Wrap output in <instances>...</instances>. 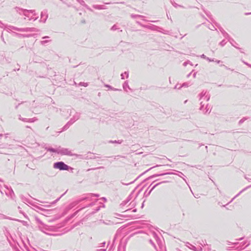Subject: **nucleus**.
<instances>
[{"mask_svg":"<svg viewBox=\"0 0 251 251\" xmlns=\"http://www.w3.org/2000/svg\"><path fill=\"white\" fill-rule=\"evenodd\" d=\"M200 102V110L204 114L209 113L211 111L210 107L208 103L210 96L209 92L206 90H203L198 96Z\"/></svg>","mask_w":251,"mask_h":251,"instance_id":"f257e3e1","label":"nucleus"},{"mask_svg":"<svg viewBox=\"0 0 251 251\" xmlns=\"http://www.w3.org/2000/svg\"><path fill=\"white\" fill-rule=\"evenodd\" d=\"M35 220L39 224L38 228L41 231L50 235L56 236L57 235L53 233L55 231L56 227L44 224L38 218L36 217Z\"/></svg>","mask_w":251,"mask_h":251,"instance_id":"f03ea898","label":"nucleus"},{"mask_svg":"<svg viewBox=\"0 0 251 251\" xmlns=\"http://www.w3.org/2000/svg\"><path fill=\"white\" fill-rule=\"evenodd\" d=\"M25 19L27 18L29 21H35L38 18L37 14L34 10H27L25 13H24Z\"/></svg>","mask_w":251,"mask_h":251,"instance_id":"7ed1b4c3","label":"nucleus"},{"mask_svg":"<svg viewBox=\"0 0 251 251\" xmlns=\"http://www.w3.org/2000/svg\"><path fill=\"white\" fill-rule=\"evenodd\" d=\"M80 116V114L79 113L76 112L70 120L63 126L62 131L67 129L71 125L79 119Z\"/></svg>","mask_w":251,"mask_h":251,"instance_id":"20e7f679","label":"nucleus"},{"mask_svg":"<svg viewBox=\"0 0 251 251\" xmlns=\"http://www.w3.org/2000/svg\"><path fill=\"white\" fill-rule=\"evenodd\" d=\"M58 154H60L61 155L68 156H73L74 155L72 151L70 150L69 149L63 148H61V147H58Z\"/></svg>","mask_w":251,"mask_h":251,"instance_id":"39448f33","label":"nucleus"},{"mask_svg":"<svg viewBox=\"0 0 251 251\" xmlns=\"http://www.w3.org/2000/svg\"><path fill=\"white\" fill-rule=\"evenodd\" d=\"M53 168L60 170H68L69 167L63 162H57L53 164Z\"/></svg>","mask_w":251,"mask_h":251,"instance_id":"423d86ee","label":"nucleus"},{"mask_svg":"<svg viewBox=\"0 0 251 251\" xmlns=\"http://www.w3.org/2000/svg\"><path fill=\"white\" fill-rule=\"evenodd\" d=\"M10 28L12 29L13 31L16 30L21 32H34L36 31V29L33 27L18 28L11 25Z\"/></svg>","mask_w":251,"mask_h":251,"instance_id":"0eeeda50","label":"nucleus"},{"mask_svg":"<svg viewBox=\"0 0 251 251\" xmlns=\"http://www.w3.org/2000/svg\"><path fill=\"white\" fill-rule=\"evenodd\" d=\"M48 18V14L47 11L46 10H44L43 11H42L41 13V18H40V22L45 23L46 22Z\"/></svg>","mask_w":251,"mask_h":251,"instance_id":"6e6552de","label":"nucleus"},{"mask_svg":"<svg viewBox=\"0 0 251 251\" xmlns=\"http://www.w3.org/2000/svg\"><path fill=\"white\" fill-rule=\"evenodd\" d=\"M185 246L190 249L194 251H202L201 247H199L198 248H196L195 246L192 245V244H190L188 242H186L185 243Z\"/></svg>","mask_w":251,"mask_h":251,"instance_id":"1a4fd4ad","label":"nucleus"},{"mask_svg":"<svg viewBox=\"0 0 251 251\" xmlns=\"http://www.w3.org/2000/svg\"><path fill=\"white\" fill-rule=\"evenodd\" d=\"M14 9L17 13H19L20 15H23L24 16V13H25V11H27V9H24L18 7H16L14 8Z\"/></svg>","mask_w":251,"mask_h":251,"instance_id":"9d476101","label":"nucleus"},{"mask_svg":"<svg viewBox=\"0 0 251 251\" xmlns=\"http://www.w3.org/2000/svg\"><path fill=\"white\" fill-rule=\"evenodd\" d=\"M85 199H86V198H84L83 199H81V200H80L79 201H73L72 203H71L69 205V209H72V208L75 207V205H76L80 201H81L84 200Z\"/></svg>","mask_w":251,"mask_h":251,"instance_id":"9b49d317","label":"nucleus"},{"mask_svg":"<svg viewBox=\"0 0 251 251\" xmlns=\"http://www.w3.org/2000/svg\"><path fill=\"white\" fill-rule=\"evenodd\" d=\"M123 87L124 90L125 91H126V92H128V90H131V89H130V88L129 87V86L128 85V82L127 81H125L124 83V84L123 85Z\"/></svg>","mask_w":251,"mask_h":251,"instance_id":"f8f14e48","label":"nucleus"},{"mask_svg":"<svg viewBox=\"0 0 251 251\" xmlns=\"http://www.w3.org/2000/svg\"><path fill=\"white\" fill-rule=\"evenodd\" d=\"M152 235H153V238H154V239L156 240V242L157 243V244L159 246L161 245V241L160 240V239L158 237L157 234L154 233V232H153L152 233Z\"/></svg>","mask_w":251,"mask_h":251,"instance_id":"ddd939ff","label":"nucleus"},{"mask_svg":"<svg viewBox=\"0 0 251 251\" xmlns=\"http://www.w3.org/2000/svg\"><path fill=\"white\" fill-rule=\"evenodd\" d=\"M93 7L95 9H98V10H102V9H106V8L102 5H93Z\"/></svg>","mask_w":251,"mask_h":251,"instance_id":"4468645a","label":"nucleus"},{"mask_svg":"<svg viewBox=\"0 0 251 251\" xmlns=\"http://www.w3.org/2000/svg\"><path fill=\"white\" fill-rule=\"evenodd\" d=\"M45 149L47 151H50V152H55V153H58V148H57V149H53V148H52L46 147L45 148Z\"/></svg>","mask_w":251,"mask_h":251,"instance_id":"2eb2a0df","label":"nucleus"},{"mask_svg":"<svg viewBox=\"0 0 251 251\" xmlns=\"http://www.w3.org/2000/svg\"><path fill=\"white\" fill-rule=\"evenodd\" d=\"M10 27H11V25H6L4 26V29H5L8 32H14L12 30V29Z\"/></svg>","mask_w":251,"mask_h":251,"instance_id":"dca6fc26","label":"nucleus"},{"mask_svg":"<svg viewBox=\"0 0 251 251\" xmlns=\"http://www.w3.org/2000/svg\"><path fill=\"white\" fill-rule=\"evenodd\" d=\"M125 75H126V78L128 77V72H125L124 73L122 74L121 75V78L123 79H124Z\"/></svg>","mask_w":251,"mask_h":251,"instance_id":"f3484780","label":"nucleus"},{"mask_svg":"<svg viewBox=\"0 0 251 251\" xmlns=\"http://www.w3.org/2000/svg\"><path fill=\"white\" fill-rule=\"evenodd\" d=\"M104 86L106 87H107L109 89H111L112 90H113V91H120L121 90H119V89H116V88H113L112 87H111V86H110V85H109L108 84H105Z\"/></svg>","mask_w":251,"mask_h":251,"instance_id":"a211bd4d","label":"nucleus"},{"mask_svg":"<svg viewBox=\"0 0 251 251\" xmlns=\"http://www.w3.org/2000/svg\"><path fill=\"white\" fill-rule=\"evenodd\" d=\"M109 143H118V144H122L123 143V140H115V141H112V140H110L109 141Z\"/></svg>","mask_w":251,"mask_h":251,"instance_id":"6ab92c4d","label":"nucleus"},{"mask_svg":"<svg viewBox=\"0 0 251 251\" xmlns=\"http://www.w3.org/2000/svg\"><path fill=\"white\" fill-rule=\"evenodd\" d=\"M167 181H162V182H159V183H158L157 184H156L155 185H154L151 188V189L150 190V192L149 193H150L157 186H158V185H159L161 183H165V182H167Z\"/></svg>","mask_w":251,"mask_h":251,"instance_id":"aec40b11","label":"nucleus"},{"mask_svg":"<svg viewBox=\"0 0 251 251\" xmlns=\"http://www.w3.org/2000/svg\"><path fill=\"white\" fill-rule=\"evenodd\" d=\"M37 121V119L36 117L28 119V123H34Z\"/></svg>","mask_w":251,"mask_h":251,"instance_id":"412c9836","label":"nucleus"},{"mask_svg":"<svg viewBox=\"0 0 251 251\" xmlns=\"http://www.w3.org/2000/svg\"><path fill=\"white\" fill-rule=\"evenodd\" d=\"M19 119L24 122L28 123V119L22 118L21 115L19 116Z\"/></svg>","mask_w":251,"mask_h":251,"instance_id":"4be33fe9","label":"nucleus"},{"mask_svg":"<svg viewBox=\"0 0 251 251\" xmlns=\"http://www.w3.org/2000/svg\"><path fill=\"white\" fill-rule=\"evenodd\" d=\"M119 27L117 25H114L111 28V30L113 31L116 30L117 29H118Z\"/></svg>","mask_w":251,"mask_h":251,"instance_id":"5701e85b","label":"nucleus"},{"mask_svg":"<svg viewBox=\"0 0 251 251\" xmlns=\"http://www.w3.org/2000/svg\"><path fill=\"white\" fill-rule=\"evenodd\" d=\"M131 17L132 18H136L137 17H140V18H143L144 17V16H142V15H131Z\"/></svg>","mask_w":251,"mask_h":251,"instance_id":"b1692460","label":"nucleus"},{"mask_svg":"<svg viewBox=\"0 0 251 251\" xmlns=\"http://www.w3.org/2000/svg\"><path fill=\"white\" fill-rule=\"evenodd\" d=\"M10 196L11 198L13 199H14V198L15 197L14 192L12 189H11L10 190Z\"/></svg>","mask_w":251,"mask_h":251,"instance_id":"393cba45","label":"nucleus"},{"mask_svg":"<svg viewBox=\"0 0 251 251\" xmlns=\"http://www.w3.org/2000/svg\"><path fill=\"white\" fill-rule=\"evenodd\" d=\"M137 23L138 25H140L142 26H143V27H147L148 28H151V26H150V25H144L141 23H140L139 22L137 21Z\"/></svg>","mask_w":251,"mask_h":251,"instance_id":"a878e982","label":"nucleus"},{"mask_svg":"<svg viewBox=\"0 0 251 251\" xmlns=\"http://www.w3.org/2000/svg\"><path fill=\"white\" fill-rule=\"evenodd\" d=\"M200 246L199 247H201L202 248L205 245H207L206 242L204 241H202L200 243Z\"/></svg>","mask_w":251,"mask_h":251,"instance_id":"bb28decb","label":"nucleus"},{"mask_svg":"<svg viewBox=\"0 0 251 251\" xmlns=\"http://www.w3.org/2000/svg\"><path fill=\"white\" fill-rule=\"evenodd\" d=\"M190 85H191V84L190 82H186V83H184L182 85L181 87H188Z\"/></svg>","mask_w":251,"mask_h":251,"instance_id":"cd10ccee","label":"nucleus"},{"mask_svg":"<svg viewBox=\"0 0 251 251\" xmlns=\"http://www.w3.org/2000/svg\"><path fill=\"white\" fill-rule=\"evenodd\" d=\"M171 173H167L166 174H171ZM166 174H156V175H153L152 176H151V178H152V177H155V176H162V175H165Z\"/></svg>","mask_w":251,"mask_h":251,"instance_id":"c85d7f7f","label":"nucleus"},{"mask_svg":"<svg viewBox=\"0 0 251 251\" xmlns=\"http://www.w3.org/2000/svg\"><path fill=\"white\" fill-rule=\"evenodd\" d=\"M171 3L172 4V5L175 7H181L180 5L177 4V3H176L175 2H173V1H171Z\"/></svg>","mask_w":251,"mask_h":251,"instance_id":"c756f323","label":"nucleus"},{"mask_svg":"<svg viewBox=\"0 0 251 251\" xmlns=\"http://www.w3.org/2000/svg\"><path fill=\"white\" fill-rule=\"evenodd\" d=\"M18 221L20 222L21 223H22V224L24 226H28V224L27 223V222L26 221H20V220H18Z\"/></svg>","mask_w":251,"mask_h":251,"instance_id":"7c9ffc66","label":"nucleus"},{"mask_svg":"<svg viewBox=\"0 0 251 251\" xmlns=\"http://www.w3.org/2000/svg\"><path fill=\"white\" fill-rule=\"evenodd\" d=\"M49 42V40H43V41H41V44L43 45H45V44L48 43Z\"/></svg>","mask_w":251,"mask_h":251,"instance_id":"2f4dec72","label":"nucleus"},{"mask_svg":"<svg viewBox=\"0 0 251 251\" xmlns=\"http://www.w3.org/2000/svg\"><path fill=\"white\" fill-rule=\"evenodd\" d=\"M79 85H81V86H84V87H86L88 86V84L87 83H85V82H80L79 83Z\"/></svg>","mask_w":251,"mask_h":251,"instance_id":"473e14b6","label":"nucleus"},{"mask_svg":"<svg viewBox=\"0 0 251 251\" xmlns=\"http://www.w3.org/2000/svg\"><path fill=\"white\" fill-rule=\"evenodd\" d=\"M179 176L182 177L185 181H186V180L185 179V178L183 177V176H184L183 174L181 172H179V174L178 175Z\"/></svg>","mask_w":251,"mask_h":251,"instance_id":"72a5a7b5","label":"nucleus"},{"mask_svg":"<svg viewBox=\"0 0 251 251\" xmlns=\"http://www.w3.org/2000/svg\"><path fill=\"white\" fill-rule=\"evenodd\" d=\"M150 243L154 247L155 249H156V246L155 245L154 243L153 242L152 240H150Z\"/></svg>","mask_w":251,"mask_h":251,"instance_id":"f704fd0d","label":"nucleus"},{"mask_svg":"<svg viewBox=\"0 0 251 251\" xmlns=\"http://www.w3.org/2000/svg\"><path fill=\"white\" fill-rule=\"evenodd\" d=\"M6 25H4L0 21V28H4V26H5Z\"/></svg>","mask_w":251,"mask_h":251,"instance_id":"c9c22d12","label":"nucleus"},{"mask_svg":"<svg viewBox=\"0 0 251 251\" xmlns=\"http://www.w3.org/2000/svg\"><path fill=\"white\" fill-rule=\"evenodd\" d=\"M205 59H206L207 60H208L209 62H211V61H213L214 60L213 59H210L208 57H206Z\"/></svg>","mask_w":251,"mask_h":251,"instance_id":"e433bc0d","label":"nucleus"},{"mask_svg":"<svg viewBox=\"0 0 251 251\" xmlns=\"http://www.w3.org/2000/svg\"><path fill=\"white\" fill-rule=\"evenodd\" d=\"M14 33L15 34V35H16V36H19V37H21V36H24V35H22V34H18V33H15V32H14Z\"/></svg>","mask_w":251,"mask_h":251,"instance_id":"4c0bfd02","label":"nucleus"},{"mask_svg":"<svg viewBox=\"0 0 251 251\" xmlns=\"http://www.w3.org/2000/svg\"><path fill=\"white\" fill-rule=\"evenodd\" d=\"M201 58H204V59H205V58H206V56L205 55H204V54H202V55L201 56Z\"/></svg>","mask_w":251,"mask_h":251,"instance_id":"58836bf2","label":"nucleus"},{"mask_svg":"<svg viewBox=\"0 0 251 251\" xmlns=\"http://www.w3.org/2000/svg\"><path fill=\"white\" fill-rule=\"evenodd\" d=\"M86 8H87V9H88L89 10L91 11H92V10L91 8H90V7H88L87 6H86Z\"/></svg>","mask_w":251,"mask_h":251,"instance_id":"ea45409f","label":"nucleus"},{"mask_svg":"<svg viewBox=\"0 0 251 251\" xmlns=\"http://www.w3.org/2000/svg\"><path fill=\"white\" fill-rule=\"evenodd\" d=\"M46 38H49V36H45L42 38V39H46Z\"/></svg>","mask_w":251,"mask_h":251,"instance_id":"a19ab883","label":"nucleus"},{"mask_svg":"<svg viewBox=\"0 0 251 251\" xmlns=\"http://www.w3.org/2000/svg\"><path fill=\"white\" fill-rule=\"evenodd\" d=\"M196 74H197V73H195L193 74V77H194V78H195V77H196Z\"/></svg>","mask_w":251,"mask_h":251,"instance_id":"79ce46f5","label":"nucleus"},{"mask_svg":"<svg viewBox=\"0 0 251 251\" xmlns=\"http://www.w3.org/2000/svg\"><path fill=\"white\" fill-rule=\"evenodd\" d=\"M99 251H106V249H101L99 250Z\"/></svg>","mask_w":251,"mask_h":251,"instance_id":"37998d69","label":"nucleus"},{"mask_svg":"<svg viewBox=\"0 0 251 251\" xmlns=\"http://www.w3.org/2000/svg\"><path fill=\"white\" fill-rule=\"evenodd\" d=\"M1 38L2 39V40L4 41V39H3V34H2L1 35Z\"/></svg>","mask_w":251,"mask_h":251,"instance_id":"c03bdc74","label":"nucleus"},{"mask_svg":"<svg viewBox=\"0 0 251 251\" xmlns=\"http://www.w3.org/2000/svg\"><path fill=\"white\" fill-rule=\"evenodd\" d=\"M1 38L2 39V40L4 41V39H3V34H2L1 35Z\"/></svg>","mask_w":251,"mask_h":251,"instance_id":"a18cd8bd","label":"nucleus"},{"mask_svg":"<svg viewBox=\"0 0 251 251\" xmlns=\"http://www.w3.org/2000/svg\"><path fill=\"white\" fill-rule=\"evenodd\" d=\"M105 244V242H103V243H101V246H104Z\"/></svg>","mask_w":251,"mask_h":251,"instance_id":"49530a36","label":"nucleus"},{"mask_svg":"<svg viewBox=\"0 0 251 251\" xmlns=\"http://www.w3.org/2000/svg\"><path fill=\"white\" fill-rule=\"evenodd\" d=\"M186 65H187V62H184V63H183V65H184V66H186Z\"/></svg>","mask_w":251,"mask_h":251,"instance_id":"de8ad7c7","label":"nucleus"},{"mask_svg":"<svg viewBox=\"0 0 251 251\" xmlns=\"http://www.w3.org/2000/svg\"><path fill=\"white\" fill-rule=\"evenodd\" d=\"M191 74V73H190V74H189L188 75H187V77H189L190 76Z\"/></svg>","mask_w":251,"mask_h":251,"instance_id":"09e8293b","label":"nucleus"},{"mask_svg":"<svg viewBox=\"0 0 251 251\" xmlns=\"http://www.w3.org/2000/svg\"><path fill=\"white\" fill-rule=\"evenodd\" d=\"M158 166H159V165H156V167H158ZM154 167H155V166H154ZM154 168V167H152V168H151L150 169H149V170H151V169H152V168Z\"/></svg>","mask_w":251,"mask_h":251,"instance_id":"8fccbe9b","label":"nucleus"},{"mask_svg":"<svg viewBox=\"0 0 251 251\" xmlns=\"http://www.w3.org/2000/svg\"><path fill=\"white\" fill-rule=\"evenodd\" d=\"M26 128H29L30 127L29 126H26Z\"/></svg>","mask_w":251,"mask_h":251,"instance_id":"3c124183","label":"nucleus"},{"mask_svg":"<svg viewBox=\"0 0 251 251\" xmlns=\"http://www.w3.org/2000/svg\"><path fill=\"white\" fill-rule=\"evenodd\" d=\"M133 212H135L136 211V209H134L132 210Z\"/></svg>","mask_w":251,"mask_h":251,"instance_id":"603ef678","label":"nucleus"},{"mask_svg":"<svg viewBox=\"0 0 251 251\" xmlns=\"http://www.w3.org/2000/svg\"><path fill=\"white\" fill-rule=\"evenodd\" d=\"M102 168H103L102 167H100L98 168L97 169Z\"/></svg>","mask_w":251,"mask_h":251,"instance_id":"864d4df0","label":"nucleus"},{"mask_svg":"<svg viewBox=\"0 0 251 251\" xmlns=\"http://www.w3.org/2000/svg\"><path fill=\"white\" fill-rule=\"evenodd\" d=\"M95 169H91V170H94ZM90 169H88V171H90Z\"/></svg>","mask_w":251,"mask_h":251,"instance_id":"5fc2aeb1","label":"nucleus"},{"mask_svg":"<svg viewBox=\"0 0 251 251\" xmlns=\"http://www.w3.org/2000/svg\"><path fill=\"white\" fill-rule=\"evenodd\" d=\"M95 196L96 197H98V196H99V195H95Z\"/></svg>","mask_w":251,"mask_h":251,"instance_id":"6e6d98bb","label":"nucleus"},{"mask_svg":"<svg viewBox=\"0 0 251 251\" xmlns=\"http://www.w3.org/2000/svg\"><path fill=\"white\" fill-rule=\"evenodd\" d=\"M2 136V134H0V137Z\"/></svg>","mask_w":251,"mask_h":251,"instance_id":"4d7b16f0","label":"nucleus"},{"mask_svg":"<svg viewBox=\"0 0 251 251\" xmlns=\"http://www.w3.org/2000/svg\"><path fill=\"white\" fill-rule=\"evenodd\" d=\"M102 199H104L105 201V198H103Z\"/></svg>","mask_w":251,"mask_h":251,"instance_id":"13d9d810","label":"nucleus"},{"mask_svg":"<svg viewBox=\"0 0 251 251\" xmlns=\"http://www.w3.org/2000/svg\"><path fill=\"white\" fill-rule=\"evenodd\" d=\"M77 1H79V0H77Z\"/></svg>","mask_w":251,"mask_h":251,"instance_id":"bf43d9fd","label":"nucleus"}]
</instances>
